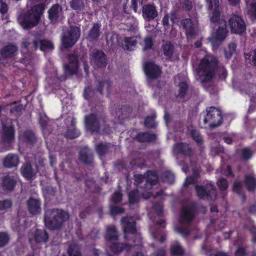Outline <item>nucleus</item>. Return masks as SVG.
I'll return each mask as SVG.
<instances>
[{"label": "nucleus", "mask_w": 256, "mask_h": 256, "mask_svg": "<svg viewBox=\"0 0 256 256\" xmlns=\"http://www.w3.org/2000/svg\"><path fill=\"white\" fill-rule=\"evenodd\" d=\"M218 61L211 54H206L202 58L197 68V72L202 83L210 82L218 69Z\"/></svg>", "instance_id": "1"}, {"label": "nucleus", "mask_w": 256, "mask_h": 256, "mask_svg": "<svg viewBox=\"0 0 256 256\" xmlns=\"http://www.w3.org/2000/svg\"><path fill=\"white\" fill-rule=\"evenodd\" d=\"M44 8L45 4L44 3L34 6L30 10L19 14L18 18V23L26 30L34 27L38 24Z\"/></svg>", "instance_id": "2"}, {"label": "nucleus", "mask_w": 256, "mask_h": 256, "mask_svg": "<svg viewBox=\"0 0 256 256\" xmlns=\"http://www.w3.org/2000/svg\"><path fill=\"white\" fill-rule=\"evenodd\" d=\"M69 218L68 213L62 209H48L44 212V222L49 230H60Z\"/></svg>", "instance_id": "3"}, {"label": "nucleus", "mask_w": 256, "mask_h": 256, "mask_svg": "<svg viewBox=\"0 0 256 256\" xmlns=\"http://www.w3.org/2000/svg\"><path fill=\"white\" fill-rule=\"evenodd\" d=\"M206 114L203 120L204 128H216L222 123L221 111L214 106H210L206 109Z\"/></svg>", "instance_id": "4"}, {"label": "nucleus", "mask_w": 256, "mask_h": 256, "mask_svg": "<svg viewBox=\"0 0 256 256\" xmlns=\"http://www.w3.org/2000/svg\"><path fill=\"white\" fill-rule=\"evenodd\" d=\"M195 191L198 198L200 200L214 201L217 197L216 187L210 182L204 185L195 184Z\"/></svg>", "instance_id": "5"}, {"label": "nucleus", "mask_w": 256, "mask_h": 256, "mask_svg": "<svg viewBox=\"0 0 256 256\" xmlns=\"http://www.w3.org/2000/svg\"><path fill=\"white\" fill-rule=\"evenodd\" d=\"M105 124L106 117L98 116L94 113L90 114L84 116V126L86 130L91 133H98L100 130V122Z\"/></svg>", "instance_id": "6"}, {"label": "nucleus", "mask_w": 256, "mask_h": 256, "mask_svg": "<svg viewBox=\"0 0 256 256\" xmlns=\"http://www.w3.org/2000/svg\"><path fill=\"white\" fill-rule=\"evenodd\" d=\"M80 36V28L72 26L64 34L62 42L64 48H72L78 42Z\"/></svg>", "instance_id": "7"}, {"label": "nucleus", "mask_w": 256, "mask_h": 256, "mask_svg": "<svg viewBox=\"0 0 256 256\" xmlns=\"http://www.w3.org/2000/svg\"><path fill=\"white\" fill-rule=\"evenodd\" d=\"M228 24L232 33L242 34L246 31V24L242 16L232 14L228 20Z\"/></svg>", "instance_id": "8"}, {"label": "nucleus", "mask_w": 256, "mask_h": 256, "mask_svg": "<svg viewBox=\"0 0 256 256\" xmlns=\"http://www.w3.org/2000/svg\"><path fill=\"white\" fill-rule=\"evenodd\" d=\"M90 58L92 64L95 69L104 68L108 64L107 56L102 50H94L90 53Z\"/></svg>", "instance_id": "9"}, {"label": "nucleus", "mask_w": 256, "mask_h": 256, "mask_svg": "<svg viewBox=\"0 0 256 256\" xmlns=\"http://www.w3.org/2000/svg\"><path fill=\"white\" fill-rule=\"evenodd\" d=\"M15 138V130L13 125L6 126L2 124V140L4 144H6V150L12 148V143Z\"/></svg>", "instance_id": "10"}, {"label": "nucleus", "mask_w": 256, "mask_h": 256, "mask_svg": "<svg viewBox=\"0 0 256 256\" xmlns=\"http://www.w3.org/2000/svg\"><path fill=\"white\" fill-rule=\"evenodd\" d=\"M132 240V244L128 243L112 242L110 245V250L114 254H118L124 250L126 251L130 250L132 247L135 246H142V238L138 236H135Z\"/></svg>", "instance_id": "11"}, {"label": "nucleus", "mask_w": 256, "mask_h": 256, "mask_svg": "<svg viewBox=\"0 0 256 256\" xmlns=\"http://www.w3.org/2000/svg\"><path fill=\"white\" fill-rule=\"evenodd\" d=\"M198 208L196 202H192L188 206L182 208L180 221L181 223L190 224L195 217Z\"/></svg>", "instance_id": "12"}, {"label": "nucleus", "mask_w": 256, "mask_h": 256, "mask_svg": "<svg viewBox=\"0 0 256 256\" xmlns=\"http://www.w3.org/2000/svg\"><path fill=\"white\" fill-rule=\"evenodd\" d=\"M121 226L124 232V238L125 240H128V234H134L132 240L134 238L135 236H138L136 234V222L134 220H130L126 217H122L120 220Z\"/></svg>", "instance_id": "13"}, {"label": "nucleus", "mask_w": 256, "mask_h": 256, "mask_svg": "<svg viewBox=\"0 0 256 256\" xmlns=\"http://www.w3.org/2000/svg\"><path fill=\"white\" fill-rule=\"evenodd\" d=\"M144 70L146 76L151 80L158 78L162 74V68L154 62H145Z\"/></svg>", "instance_id": "14"}, {"label": "nucleus", "mask_w": 256, "mask_h": 256, "mask_svg": "<svg viewBox=\"0 0 256 256\" xmlns=\"http://www.w3.org/2000/svg\"><path fill=\"white\" fill-rule=\"evenodd\" d=\"M48 18L53 24L58 23L62 18V6L56 4H53L48 11Z\"/></svg>", "instance_id": "15"}, {"label": "nucleus", "mask_w": 256, "mask_h": 256, "mask_svg": "<svg viewBox=\"0 0 256 256\" xmlns=\"http://www.w3.org/2000/svg\"><path fill=\"white\" fill-rule=\"evenodd\" d=\"M78 159L84 165L91 166H94V154L87 146H83L80 149L78 152Z\"/></svg>", "instance_id": "16"}, {"label": "nucleus", "mask_w": 256, "mask_h": 256, "mask_svg": "<svg viewBox=\"0 0 256 256\" xmlns=\"http://www.w3.org/2000/svg\"><path fill=\"white\" fill-rule=\"evenodd\" d=\"M69 62L64 66V73L66 75L72 76L77 74L79 67L78 56L72 54L68 56Z\"/></svg>", "instance_id": "17"}, {"label": "nucleus", "mask_w": 256, "mask_h": 256, "mask_svg": "<svg viewBox=\"0 0 256 256\" xmlns=\"http://www.w3.org/2000/svg\"><path fill=\"white\" fill-rule=\"evenodd\" d=\"M180 24L185 30V34L188 39L193 38L196 36V30L191 18L182 19L180 21Z\"/></svg>", "instance_id": "18"}, {"label": "nucleus", "mask_w": 256, "mask_h": 256, "mask_svg": "<svg viewBox=\"0 0 256 256\" xmlns=\"http://www.w3.org/2000/svg\"><path fill=\"white\" fill-rule=\"evenodd\" d=\"M157 139V134L148 132H139L135 136V140L140 143H155Z\"/></svg>", "instance_id": "19"}, {"label": "nucleus", "mask_w": 256, "mask_h": 256, "mask_svg": "<svg viewBox=\"0 0 256 256\" xmlns=\"http://www.w3.org/2000/svg\"><path fill=\"white\" fill-rule=\"evenodd\" d=\"M142 14L144 19L148 21L154 20L158 16L156 6L153 4H148L143 6Z\"/></svg>", "instance_id": "20"}, {"label": "nucleus", "mask_w": 256, "mask_h": 256, "mask_svg": "<svg viewBox=\"0 0 256 256\" xmlns=\"http://www.w3.org/2000/svg\"><path fill=\"white\" fill-rule=\"evenodd\" d=\"M16 184V178L14 176L8 174L2 178L0 186L4 192H10L14 189Z\"/></svg>", "instance_id": "21"}, {"label": "nucleus", "mask_w": 256, "mask_h": 256, "mask_svg": "<svg viewBox=\"0 0 256 256\" xmlns=\"http://www.w3.org/2000/svg\"><path fill=\"white\" fill-rule=\"evenodd\" d=\"M32 43L34 50H36L38 48L42 52L52 50L54 48V44L46 40H39L36 38L32 40Z\"/></svg>", "instance_id": "22"}, {"label": "nucleus", "mask_w": 256, "mask_h": 256, "mask_svg": "<svg viewBox=\"0 0 256 256\" xmlns=\"http://www.w3.org/2000/svg\"><path fill=\"white\" fill-rule=\"evenodd\" d=\"M174 152L190 157L192 156L193 150L190 144L184 142L176 143L173 148Z\"/></svg>", "instance_id": "23"}, {"label": "nucleus", "mask_w": 256, "mask_h": 256, "mask_svg": "<svg viewBox=\"0 0 256 256\" xmlns=\"http://www.w3.org/2000/svg\"><path fill=\"white\" fill-rule=\"evenodd\" d=\"M146 183L144 186V189H150L153 186L158 183V175L156 170H148L146 172Z\"/></svg>", "instance_id": "24"}, {"label": "nucleus", "mask_w": 256, "mask_h": 256, "mask_svg": "<svg viewBox=\"0 0 256 256\" xmlns=\"http://www.w3.org/2000/svg\"><path fill=\"white\" fill-rule=\"evenodd\" d=\"M20 162L18 156L14 154H8L2 159V164L7 168L16 167Z\"/></svg>", "instance_id": "25"}, {"label": "nucleus", "mask_w": 256, "mask_h": 256, "mask_svg": "<svg viewBox=\"0 0 256 256\" xmlns=\"http://www.w3.org/2000/svg\"><path fill=\"white\" fill-rule=\"evenodd\" d=\"M20 140L28 145L33 146L37 142V138L34 132L30 130H24L20 136Z\"/></svg>", "instance_id": "26"}, {"label": "nucleus", "mask_w": 256, "mask_h": 256, "mask_svg": "<svg viewBox=\"0 0 256 256\" xmlns=\"http://www.w3.org/2000/svg\"><path fill=\"white\" fill-rule=\"evenodd\" d=\"M26 203L28 208L30 214L36 215L40 212L41 202L39 200L30 197L27 200Z\"/></svg>", "instance_id": "27"}, {"label": "nucleus", "mask_w": 256, "mask_h": 256, "mask_svg": "<svg viewBox=\"0 0 256 256\" xmlns=\"http://www.w3.org/2000/svg\"><path fill=\"white\" fill-rule=\"evenodd\" d=\"M20 172L26 180L31 179L36 174V172L30 162H26L22 164L20 168Z\"/></svg>", "instance_id": "28"}, {"label": "nucleus", "mask_w": 256, "mask_h": 256, "mask_svg": "<svg viewBox=\"0 0 256 256\" xmlns=\"http://www.w3.org/2000/svg\"><path fill=\"white\" fill-rule=\"evenodd\" d=\"M17 50L18 48L16 46L12 44H8L0 50V55L4 58H10Z\"/></svg>", "instance_id": "29"}, {"label": "nucleus", "mask_w": 256, "mask_h": 256, "mask_svg": "<svg viewBox=\"0 0 256 256\" xmlns=\"http://www.w3.org/2000/svg\"><path fill=\"white\" fill-rule=\"evenodd\" d=\"M112 145L109 142H100L96 144L94 149L98 156L100 157L106 155L110 150Z\"/></svg>", "instance_id": "30"}, {"label": "nucleus", "mask_w": 256, "mask_h": 256, "mask_svg": "<svg viewBox=\"0 0 256 256\" xmlns=\"http://www.w3.org/2000/svg\"><path fill=\"white\" fill-rule=\"evenodd\" d=\"M34 242L37 243H46L48 242L49 236L48 232L42 229H36L34 236Z\"/></svg>", "instance_id": "31"}, {"label": "nucleus", "mask_w": 256, "mask_h": 256, "mask_svg": "<svg viewBox=\"0 0 256 256\" xmlns=\"http://www.w3.org/2000/svg\"><path fill=\"white\" fill-rule=\"evenodd\" d=\"M68 4L70 8L77 13L82 12L86 4V0H70Z\"/></svg>", "instance_id": "32"}, {"label": "nucleus", "mask_w": 256, "mask_h": 256, "mask_svg": "<svg viewBox=\"0 0 256 256\" xmlns=\"http://www.w3.org/2000/svg\"><path fill=\"white\" fill-rule=\"evenodd\" d=\"M100 24L98 22L94 24L90 30L86 38L90 42H94L98 38L100 34Z\"/></svg>", "instance_id": "33"}, {"label": "nucleus", "mask_w": 256, "mask_h": 256, "mask_svg": "<svg viewBox=\"0 0 256 256\" xmlns=\"http://www.w3.org/2000/svg\"><path fill=\"white\" fill-rule=\"evenodd\" d=\"M112 82L110 80H98L96 85V90L101 94H104V87L106 88L107 96H108L111 93V88Z\"/></svg>", "instance_id": "34"}, {"label": "nucleus", "mask_w": 256, "mask_h": 256, "mask_svg": "<svg viewBox=\"0 0 256 256\" xmlns=\"http://www.w3.org/2000/svg\"><path fill=\"white\" fill-rule=\"evenodd\" d=\"M118 234L116 228L114 226H110L106 228L105 239L107 241L112 242L117 240Z\"/></svg>", "instance_id": "35"}, {"label": "nucleus", "mask_w": 256, "mask_h": 256, "mask_svg": "<svg viewBox=\"0 0 256 256\" xmlns=\"http://www.w3.org/2000/svg\"><path fill=\"white\" fill-rule=\"evenodd\" d=\"M244 184L249 192H254L256 189V179L252 174H246L244 178Z\"/></svg>", "instance_id": "36"}, {"label": "nucleus", "mask_w": 256, "mask_h": 256, "mask_svg": "<svg viewBox=\"0 0 256 256\" xmlns=\"http://www.w3.org/2000/svg\"><path fill=\"white\" fill-rule=\"evenodd\" d=\"M162 48L167 60H170L174 52V46L170 42L163 43Z\"/></svg>", "instance_id": "37"}, {"label": "nucleus", "mask_w": 256, "mask_h": 256, "mask_svg": "<svg viewBox=\"0 0 256 256\" xmlns=\"http://www.w3.org/2000/svg\"><path fill=\"white\" fill-rule=\"evenodd\" d=\"M228 33L227 26L226 24H224L223 26H219L212 36L216 38L217 40L223 42L227 37Z\"/></svg>", "instance_id": "38"}, {"label": "nucleus", "mask_w": 256, "mask_h": 256, "mask_svg": "<svg viewBox=\"0 0 256 256\" xmlns=\"http://www.w3.org/2000/svg\"><path fill=\"white\" fill-rule=\"evenodd\" d=\"M170 254L172 256H183L185 254L184 250L178 242L170 246Z\"/></svg>", "instance_id": "39"}, {"label": "nucleus", "mask_w": 256, "mask_h": 256, "mask_svg": "<svg viewBox=\"0 0 256 256\" xmlns=\"http://www.w3.org/2000/svg\"><path fill=\"white\" fill-rule=\"evenodd\" d=\"M68 256H82L80 248L76 244H71L68 246L67 250ZM62 256H66L65 254H63Z\"/></svg>", "instance_id": "40"}, {"label": "nucleus", "mask_w": 256, "mask_h": 256, "mask_svg": "<svg viewBox=\"0 0 256 256\" xmlns=\"http://www.w3.org/2000/svg\"><path fill=\"white\" fill-rule=\"evenodd\" d=\"M156 118V114H155L147 116L144 122L145 128L148 129L156 128L158 126V124L155 120Z\"/></svg>", "instance_id": "41"}, {"label": "nucleus", "mask_w": 256, "mask_h": 256, "mask_svg": "<svg viewBox=\"0 0 256 256\" xmlns=\"http://www.w3.org/2000/svg\"><path fill=\"white\" fill-rule=\"evenodd\" d=\"M128 2V0H126L123 4L122 8L124 12L129 14H130V10L132 9L136 13L138 11V3H140V0H131V5L130 8L127 6Z\"/></svg>", "instance_id": "42"}, {"label": "nucleus", "mask_w": 256, "mask_h": 256, "mask_svg": "<svg viewBox=\"0 0 256 256\" xmlns=\"http://www.w3.org/2000/svg\"><path fill=\"white\" fill-rule=\"evenodd\" d=\"M140 198L139 192L138 189H134L128 194V200L130 205L138 202Z\"/></svg>", "instance_id": "43"}, {"label": "nucleus", "mask_w": 256, "mask_h": 256, "mask_svg": "<svg viewBox=\"0 0 256 256\" xmlns=\"http://www.w3.org/2000/svg\"><path fill=\"white\" fill-rule=\"evenodd\" d=\"M137 38L138 36H136L125 37L124 38L126 50H134L133 47H135L138 43Z\"/></svg>", "instance_id": "44"}, {"label": "nucleus", "mask_w": 256, "mask_h": 256, "mask_svg": "<svg viewBox=\"0 0 256 256\" xmlns=\"http://www.w3.org/2000/svg\"><path fill=\"white\" fill-rule=\"evenodd\" d=\"M178 91L177 98H184L188 92V85L186 82H180L178 84Z\"/></svg>", "instance_id": "45"}, {"label": "nucleus", "mask_w": 256, "mask_h": 256, "mask_svg": "<svg viewBox=\"0 0 256 256\" xmlns=\"http://www.w3.org/2000/svg\"><path fill=\"white\" fill-rule=\"evenodd\" d=\"M160 178L163 182L172 184L174 182V174L168 170L162 172Z\"/></svg>", "instance_id": "46"}, {"label": "nucleus", "mask_w": 256, "mask_h": 256, "mask_svg": "<svg viewBox=\"0 0 256 256\" xmlns=\"http://www.w3.org/2000/svg\"><path fill=\"white\" fill-rule=\"evenodd\" d=\"M80 131L76 128H68L64 134V137L68 139L73 140L80 136Z\"/></svg>", "instance_id": "47"}, {"label": "nucleus", "mask_w": 256, "mask_h": 256, "mask_svg": "<svg viewBox=\"0 0 256 256\" xmlns=\"http://www.w3.org/2000/svg\"><path fill=\"white\" fill-rule=\"evenodd\" d=\"M242 184L240 182L235 180L232 184V191L242 196V200L244 202L246 200V196L242 192Z\"/></svg>", "instance_id": "48"}, {"label": "nucleus", "mask_w": 256, "mask_h": 256, "mask_svg": "<svg viewBox=\"0 0 256 256\" xmlns=\"http://www.w3.org/2000/svg\"><path fill=\"white\" fill-rule=\"evenodd\" d=\"M237 46L235 42H232L228 44V49L224 50V55L227 59L230 58L231 56L236 54Z\"/></svg>", "instance_id": "49"}, {"label": "nucleus", "mask_w": 256, "mask_h": 256, "mask_svg": "<svg viewBox=\"0 0 256 256\" xmlns=\"http://www.w3.org/2000/svg\"><path fill=\"white\" fill-rule=\"evenodd\" d=\"M38 122L44 136L48 135L50 133L51 130L48 129V122L46 118L40 116L39 118Z\"/></svg>", "instance_id": "50"}, {"label": "nucleus", "mask_w": 256, "mask_h": 256, "mask_svg": "<svg viewBox=\"0 0 256 256\" xmlns=\"http://www.w3.org/2000/svg\"><path fill=\"white\" fill-rule=\"evenodd\" d=\"M210 22L214 24H219L220 21V12L219 8H214L210 18Z\"/></svg>", "instance_id": "51"}, {"label": "nucleus", "mask_w": 256, "mask_h": 256, "mask_svg": "<svg viewBox=\"0 0 256 256\" xmlns=\"http://www.w3.org/2000/svg\"><path fill=\"white\" fill-rule=\"evenodd\" d=\"M109 210L110 214L112 216H116L124 212V209L123 208L114 205H110Z\"/></svg>", "instance_id": "52"}, {"label": "nucleus", "mask_w": 256, "mask_h": 256, "mask_svg": "<svg viewBox=\"0 0 256 256\" xmlns=\"http://www.w3.org/2000/svg\"><path fill=\"white\" fill-rule=\"evenodd\" d=\"M190 136L196 142L197 144L200 146L203 143L202 138L200 132L195 129L190 130Z\"/></svg>", "instance_id": "53"}, {"label": "nucleus", "mask_w": 256, "mask_h": 256, "mask_svg": "<svg viewBox=\"0 0 256 256\" xmlns=\"http://www.w3.org/2000/svg\"><path fill=\"white\" fill-rule=\"evenodd\" d=\"M10 238L6 232H0V248L5 246L10 242Z\"/></svg>", "instance_id": "54"}, {"label": "nucleus", "mask_w": 256, "mask_h": 256, "mask_svg": "<svg viewBox=\"0 0 256 256\" xmlns=\"http://www.w3.org/2000/svg\"><path fill=\"white\" fill-rule=\"evenodd\" d=\"M217 185L220 191L224 192L228 188V182L226 178H220L217 182Z\"/></svg>", "instance_id": "55"}, {"label": "nucleus", "mask_w": 256, "mask_h": 256, "mask_svg": "<svg viewBox=\"0 0 256 256\" xmlns=\"http://www.w3.org/2000/svg\"><path fill=\"white\" fill-rule=\"evenodd\" d=\"M12 206V202L10 199H5L0 200V211L6 210L10 208Z\"/></svg>", "instance_id": "56"}, {"label": "nucleus", "mask_w": 256, "mask_h": 256, "mask_svg": "<svg viewBox=\"0 0 256 256\" xmlns=\"http://www.w3.org/2000/svg\"><path fill=\"white\" fill-rule=\"evenodd\" d=\"M122 194L120 192H115L111 196L110 201L114 204L120 203L122 198Z\"/></svg>", "instance_id": "57"}, {"label": "nucleus", "mask_w": 256, "mask_h": 256, "mask_svg": "<svg viewBox=\"0 0 256 256\" xmlns=\"http://www.w3.org/2000/svg\"><path fill=\"white\" fill-rule=\"evenodd\" d=\"M182 9L186 12H188L192 10V2L190 0H180Z\"/></svg>", "instance_id": "58"}, {"label": "nucleus", "mask_w": 256, "mask_h": 256, "mask_svg": "<svg viewBox=\"0 0 256 256\" xmlns=\"http://www.w3.org/2000/svg\"><path fill=\"white\" fill-rule=\"evenodd\" d=\"M94 94V90L90 86H86L84 90V97L88 100H90Z\"/></svg>", "instance_id": "59"}, {"label": "nucleus", "mask_w": 256, "mask_h": 256, "mask_svg": "<svg viewBox=\"0 0 256 256\" xmlns=\"http://www.w3.org/2000/svg\"><path fill=\"white\" fill-rule=\"evenodd\" d=\"M153 210L158 216H162L164 214L163 206L160 202H156L152 206Z\"/></svg>", "instance_id": "60"}, {"label": "nucleus", "mask_w": 256, "mask_h": 256, "mask_svg": "<svg viewBox=\"0 0 256 256\" xmlns=\"http://www.w3.org/2000/svg\"><path fill=\"white\" fill-rule=\"evenodd\" d=\"M242 156L244 160H249L252 155V152L248 148H244L242 150Z\"/></svg>", "instance_id": "61"}, {"label": "nucleus", "mask_w": 256, "mask_h": 256, "mask_svg": "<svg viewBox=\"0 0 256 256\" xmlns=\"http://www.w3.org/2000/svg\"><path fill=\"white\" fill-rule=\"evenodd\" d=\"M144 45L143 48L144 50L150 49L154 45L153 40L150 37L146 38L144 40Z\"/></svg>", "instance_id": "62"}, {"label": "nucleus", "mask_w": 256, "mask_h": 256, "mask_svg": "<svg viewBox=\"0 0 256 256\" xmlns=\"http://www.w3.org/2000/svg\"><path fill=\"white\" fill-rule=\"evenodd\" d=\"M210 42L211 43L212 49L214 50H217L218 48L222 41L219 40H217L215 37L212 36V37L210 38Z\"/></svg>", "instance_id": "63"}, {"label": "nucleus", "mask_w": 256, "mask_h": 256, "mask_svg": "<svg viewBox=\"0 0 256 256\" xmlns=\"http://www.w3.org/2000/svg\"><path fill=\"white\" fill-rule=\"evenodd\" d=\"M206 2L208 4V10L219 8V0H206Z\"/></svg>", "instance_id": "64"}]
</instances>
